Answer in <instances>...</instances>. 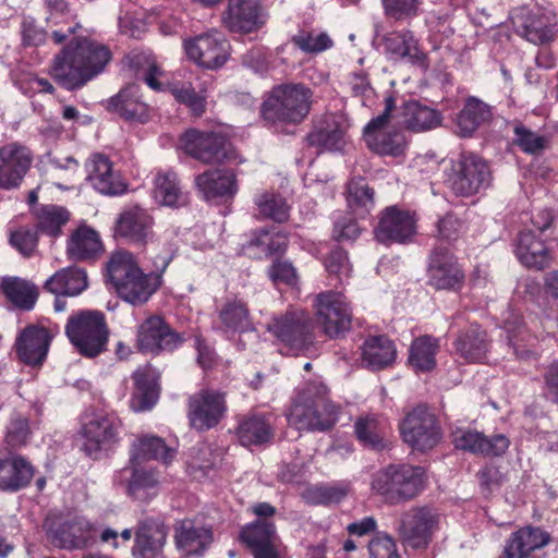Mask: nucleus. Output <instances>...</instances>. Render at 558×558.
Wrapping results in <instances>:
<instances>
[{
	"label": "nucleus",
	"instance_id": "nucleus-1",
	"mask_svg": "<svg viewBox=\"0 0 558 558\" xmlns=\"http://www.w3.org/2000/svg\"><path fill=\"white\" fill-rule=\"evenodd\" d=\"M81 29V24L75 22L73 25H64L51 32V38L57 45L73 36L54 56L50 71L52 78L68 90L84 87L99 75L111 60L110 50L100 43L77 35Z\"/></svg>",
	"mask_w": 558,
	"mask_h": 558
},
{
	"label": "nucleus",
	"instance_id": "nucleus-2",
	"mask_svg": "<svg viewBox=\"0 0 558 558\" xmlns=\"http://www.w3.org/2000/svg\"><path fill=\"white\" fill-rule=\"evenodd\" d=\"M172 255L158 256L155 270L145 274L129 251L114 252L107 265L108 276L121 299L133 305L146 303L161 286V276Z\"/></svg>",
	"mask_w": 558,
	"mask_h": 558
},
{
	"label": "nucleus",
	"instance_id": "nucleus-3",
	"mask_svg": "<svg viewBox=\"0 0 558 558\" xmlns=\"http://www.w3.org/2000/svg\"><path fill=\"white\" fill-rule=\"evenodd\" d=\"M338 407L328 398V389L311 383L298 392L287 414L288 422L299 430L326 432L338 420Z\"/></svg>",
	"mask_w": 558,
	"mask_h": 558
},
{
	"label": "nucleus",
	"instance_id": "nucleus-4",
	"mask_svg": "<svg viewBox=\"0 0 558 558\" xmlns=\"http://www.w3.org/2000/svg\"><path fill=\"white\" fill-rule=\"evenodd\" d=\"M313 92L302 83L280 84L270 90L262 106V116L270 122L298 124L310 113Z\"/></svg>",
	"mask_w": 558,
	"mask_h": 558
},
{
	"label": "nucleus",
	"instance_id": "nucleus-5",
	"mask_svg": "<svg viewBox=\"0 0 558 558\" xmlns=\"http://www.w3.org/2000/svg\"><path fill=\"white\" fill-rule=\"evenodd\" d=\"M425 472L411 464H390L374 474L372 488L391 505L415 498L424 488Z\"/></svg>",
	"mask_w": 558,
	"mask_h": 558
},
{
	"label": "nucleus",
	"instance_id": "nucleus-6",
	"mask_svg": "<svg viewBox=\"0 0 558 558\" xmlns=\"http://www.w3.org/2000/svg\"><path fill=\"white\" fill-rule=\"evenodd\" d=\"M65 333L80 354L95 357L108 343L109 330L105 315L98 311H81L69 317Z\"/></svg>",
	"mask_w": 558,
	"mask_h": 558
},
{
	"label": "nucleus",
	"instance_id": "nucleus-7",
	"mask_svg": "<svg viewBox=\"0 0 558 558\" xmlns=\"http://www.w3.org/2000/svg\"><path fill=\"white\" fill-rule=\"evenodd\" d=\"M47 539L60 549H85L96 542L98 527L84 515L49 514L44 521Z\"/></svg>",
	"mask_w": 558,
	"mask_h": 558
},
{
	"label": "nucleus",
	"instance_id": "nucleus-8",
	"mask_svg": "<svg viewBox=\"0 0 558 558\" xmlns=\"http://www.w3.org/2000/svg\"><path fill=\"white\" fill-rule=\"evenodd\" d=\"M493 181L489 163L473 153H463L451 160L446 183L457 196L470 197L486 189Z\"/></svg>",
	"mask_w": 558,
	"mask_h": 558
},
{
	"label": "nucleus",
	"instance_id": "nucleus-9",
	"mask_svg": "<svg viewBox=\"0 0 558 558\" xmlns=\"http://www.w3.org/2000/svg\"><path fill=\"white\" fill-rule=\"evenodd\" d=\"M396 108L393 97L385 99L384 111L372 119L364 128V140L367 147L383 156H400L405 148V138L397 130H388L391 112Z\"/></svg>",
	"mask_w": 558,
	"mask_h": 558
},
{
	"label": "nucleus",
	"instance_id": "nucleus-10",
	"mask_svg": "<svg viewBox=\"0 0 558 558\" xmlns=\"http://www.w3.org/2000/svg\"><path fill=\"white\" fill-rule=\"evenodd\" d=\"M316 322L329 338H338L350 330L352 313L345 296L326 291L315 298Z\"/></svg>",
	"mask_w": 558,
	"mask_h": 558
},
{
	"label": "nucleus",
	"instance_id": "nucleus-11",
	"mask_svg": "<svg viewBox=\"0 0 558 558\" xmlns=\"http://www.w3.org/2000/svg\"><path fill=\"white\" fill-rule=\"evenodd\" d=\"M402 439L411 448L426 451L441 439L440 426L426 405H417L409 412L400 424Z\"/></svg>",
	"mask_w": 558,
	"mask_h": 558
},
{
	"label": "nucleus",
	"instance_id": "nucleus-12",
	"mask_svg": "<svg viewBox=\"0 0 558 558\" xmlns=\"http://www.w3.org/2000/svg\"><path fill=\"white\" fill-rule=\"evenodd\" d=\"M227 411L225 393L215 389H201L187 400L190 426L205 432L219 424Z\"/></svg>",
	"mask_w": 558,
	"mask_h": 558
},
{
	"label": "nucleus",
	"instance_id": "nucleus-13",
	"mask_svg": "<svg viewBox=\"0 0 558 558\" xmlns=\"http://www.w3.org/2000/svg\"><path fill=\"white\" fill-rule=\"evenodd\" d=\"M268 330L291 350H303L314 342L313 324L302 310L290 311L274 318Z\"/></svg>",
	"mask_w": 558,
	"mask_h": 558
},
{
	"label": "nucleus",
	"instance_id": "nucleus-14",
	"mask_svg": "<svg viewBox=\"0 0 558 558\" xmlns=\"http://www.w3.org/2000/svg\"><path fill=\"white\" fill-rule=\"evenodd\" d=\"M155 219L145 208L133 205L124 208L114 223L113 235L129 244L145 246L155 238Z\"/></svg>",
	"mask_w": 558,
	"mask_h": 558
},
{
	"label": "nucleus",
	"instance_id": "nucleus-15",
	"mask_svg": "<svg viewBox=\"0 0 558 558\" xmlns=\"http://www.w3.org/2000/svg\"><path fill=\"white\" fill-rule=\"evenodd\" d=\"M121 422L114 415L85 413L82 417L81 435L84 438L82 449L95 457L107 446L118 440Z\"/></svg>",
	"mask_w": 558,
	"mask_h": 558
},
{
	"label": "nucleus",
	"instance_id": "nucleus-16",
	"mask_svg": "<svg viewBox=\"0 0 558 558\" xmlns=\"http://www.w3.org/2000/svg\"><path fill=\"white\" fill-rule=\"evenodd\" d=\"M183 342V336L159 316L146 318L137 329V348L144 353L158 355L161 352H172Z\"/></svg>",
	"mask_w": 558,
	"mask_h": 558
},
{
	"label": "nucleus",
	"instance_id": "nucleus-17",
	"mask_svg": "<svg viewBox=\"0 0 558 558\" xmlns=\"http://www.w3.org/2000/svg\"><path fill=\"white\" fill-rule=\"evenodd\" d=\"M184 151L204 163H220L229 157L230 143L219 133L187 130L182 136Z\"/></svg>",
	"mask_w": 558,
	"mask_h": 558
},
{
	"label": "nucleus",
	"instance_id": "nucleus-18",
	"mask_svg": "<svg viewBox=\"0 0 558 558\" xmlns=\"http://www.w3.org/2000/svg\"><path fill=\"white\" fill-rule=\"evenodd\" d=\"M113 481L117 485L124 486L131 498L143 502L156 497L160 487L159 472L137 462L119 470Z\"/></svg>",
	"mask_w": 558,
	"mask_h": 558
},
{
	"label": "nucleus",
	"instance_id": "nucleus-19",
	"mask_svg": "<svg viewBox=\"0 0 558 558\" xmlns=\"http://www.w3.org/2000/svg\"><path fill=\"white\" fill-rule=\"evenodd\" d=\"M184 48L187 57L206 69H218L229 57L230 45L219 32H210L186 40Z\"/></svg>",
	"mask_w": 558,
	"mask_h": 558
},
{
	"label": "nucleus",
	"instance_id": "nucleus-20",
	"mask_svg": "<svg viewBox=\"0 0 558 558\" xmlns=\"http://www.w3.org/2000/svg\"><path fill=\"white\" fill-rule=\"evenodd\" d=\"M268 14L259 0H228L222 23L231 33L250 34L267 23Z\"/></svg>",
	"mask_w": 558,
	"mask_h": 558
},
{
	"label": "nucleus",
	"instance_id": "nucleus-21",
	"mask_svg": "<svg viewBox=\"0 0 558 558\" xmlns=\"http://www.w3.org/2000/svg\"><path fill=\"white\" fill-rule=\"evenodd\" d=\"M240 539L254 558H281V542L276 525L269 520H256L245 525Z\"/></svg>",
	"mask_w": 558,
	"mask_h": 558
},
{
	"label": "nucleus",
	"instance_id": "nucleus-22",
	"mask_svg": "<svg viewBox=\"0 0 558 558\" xmlns=\"http://www.w3.org/2000/svg\"><path fill=\"white\" fill-rule=\"evenodd\" d=\"M428 283L437 290L459 289L464 280V272L447 246L434 248L427 268Z\"/></svg>",
	"mask_w": 558,
	"mask_h": 558
},
{
	"label": "nucleus",
	"instance_id": "nucleus-23",
	"mask_svg": "<svg viewBox=\"0 0 558 558\" xmlns=\"http://www.w3.org/2000/svg\"><path fill=\"white\" fill-rule=\"evenodd\" d=\"M415 231V219L409 211L389 206L380 214L375 238L384 244H403L411 241Z\"/></svg>",
	"mask_w": 558,
	"mask_h": 558
},
{
	"label": "nucleus",
	"instance_id": "nucleus-24",
	"mask_svg": "<svg viewBox=\"0 0 558 558\" xmlns=\"http://www.w3.org/2000/svg\"><path fill=\"white\" fill-rule=\"evenodd\" d=\"M437 515L428 507H415L402 513L399 532L412 547H425L437 527Z\"/></svg>",
	"mask_w": 558,
	"mask_h": 558
},
{
	"label": "nucleus",
	"instance_id": "nucleus-25",
	"mask_svg": "<svg viewBox=\"0 0 558 558\" xmlns=\"http://www.w3.org/2000/svg\"><path fill=\"white\" fill-rule=\"evenodd\" d=\"M33 162L31 150L19 143L0 147V187H17Z\"/></svg>",
	"mask_w": 558,
	"mask_h": 558
},
{
	"label": "nucleus",
	"instance_id": "nucleus-26",
	"mask_svg": "<svg viewBox=\"0 0 558 558\" xmlns=\"http://www.w3.org/2000/svg\"><path fill=\"white\" fill-rule=\"evenodd\" d=\"M52 335L43 326L29 325L16 337L15 351L19 360L29 366H41L45 362Z\"/></svg>",
	"mask_w": 558,
	"mask_h": 558
},
{
	"label": "nucleus",
	"instance_id": "nucleus-27",
	"mask_svg": "<svg viewBox=\"0 0 558 558\" xmlns=\"http://www.w3.org/2000/svg\"><path fill=\"white\" fill-rule=\"evenodd\" d=\"M452 441L457 449L485 457L502 456L510 445V440L504 434L487 437L483 433L472 429L456 430Z\"/></svg>",
	"mask_w": 558,
	"mask_h": 558
},
{
	"label": "nucleus",
	"instance_id": "nucleus-28",
	"mask_svg": "<svg viewBox=\"0 0 558 558\" xmlns=\"http://www.w3.org/2000/svg\"><path fill=\"white\" fill-rule=\"evenodd\" d=\"M87 180L93 187L105 195H121L126 191V183L118 172L109 158L101 154L93 155L85 165Z\"/></svg>",
	"mask_w": 558,
	"mask_h": 558
},
{
	"label": "nucleus",
	"instance_id": "nucleus-29",
	"mask_svg": "<svg viewBox=\"0 0 558 558\" xmlns=\"http://www.w3.org/2000/svg\"><path fill=\"white\" fill-rule=\"evenodd\" d=\"M513 23L522 29L523 36L531 43L543 45L550 43L555 37V23L549 14L519 8L512 15Z\"/></svg>",
	"mask_w": 558,
	"mask_h": 558
},
{
	"label": "nucleus",
	"instance_id": "nucleus-30",
	"mask_svg": "<svg viewBox=\"0 0 558 558\" xmlns=\"http://www.w3.org/2000/svg\"><path fill=\"white\" fill-rule=\"evenodd\" d=\"M551 542L550 534L539 526L526 525L513 532L505 546L506 558H529Z\"/></svg>",
	"mask_w": 558,
	"mask_h": 558
},
{
	"label": "nucleus",
	"instance_id": "nucleus-31",
	"mask_svg": "<svg viewBox=\"0 0 558 558\" xmlns=\"http://www.w3.org/2000/svg\"><path fill=\"white\" fill-rule=\"evenodd\" d=\"M167 527L153 519L140 522L132 548L135 558H158L167 539Z\"/></svg>",
	"mask_w": 558,
	"mask_h": 558
},
{
	"label": "nucleus",
	"instance_id": "nucleus-32",
	"mask_svg": "<svg viewBox=\"0 0 558 558\" xmlns=\"http://www.w3.org/2000/svg\"><path fill=\"white\" fill-rule=\"evenodd\" d=\"M385 50L392 59H407L411 64L426 69L427 56L418 47V40L411 31L393 32L383 39Z\"/></svg>",
	"mask_w": 558,
	"mask_h": 558
},
{
	"label": "nucleus",
	"instance_id": "nucleus-33",
	"mask_svg": "<svg viewBox=\"0 0 558 558\" xmlns=\"http://www.w3.org/2000/svg\"><path fill=\"white\" fill-rule=\"evenodd\" d=\"M513 252L518 260L527 268L541 270L550 265L548 248L531 230L519 232Z\"/></svg>",
	"mask_w": 558,
	"mask_h": 558
},
{
	"label": "nucleus",
	"instance_id": "nucleus-34",
	"mask_svg": "<svg viewBox=\"0 0 558 558\" xmlns=\"http://www.w3.org/2000/svg\"><path fill=\"white\" fill-rule=\"evenodd\" d=\"M107 109L128 121L145 122L148 106L141 99L140 86L130 84L108 100Z\"/></svg>",
	"mask_w": 558,
	"mask_h": 558
},
{
	"label": "nucleus",
	"instance_id": "nucleus-35",
	"mask_svg": "<svg viewBox=\"0 0 558 558\" xmlns=\"http://www.w3.org/2000/svg\"><path fill=\"white\" fill-rule=\"evenodd\" d=\"M215 330L222 333L245 332L253 329L250 310L241 300H228L217 311V319L213 323Z\"/></svg>",
	"mask_w": 558,
	"mask_h": 558
},
{
	"label": "nucleus",
	"instance_id": "nucleus-36",
	"mask_svg": "<svg viewBox=\"0 0 558 558\" xmlns=\"http://www.w3.org/2000/svg\"><path fill=\"white\" fill-rule=\"evenodd\" d=\"M198 192L207 201L233 196L236 191L235 175L229 170H207L195 178Z\"/></svg>",
	"mask_w": 558,
	"mask_h": 558
},
{
	"label": "nucleus",
	"instance_id": "nucleus-37",
	"mask_svg": "<svg viewBox=\"0 0 558 558\" xmlns=\"http://www.w3.org/2000/svg\"><path fill=\"white\" fill-rule=\"evenodd\" d=\"M493 117L492 107L481 99L470 96L456 119V133L461 137H470Z\"/></svg>",
	"mask_w": 558,
	"mask_h": 558
},
{
	"label": "nucleus",
	"instance_id": "nucleus-38",
	"mask_svg": "<svg viewBox=\"0 0 558 558\" xmlns=\"http://www.w3.org/2000/svg\"><path fill=\"white\" fill-rule=\"evenodd\" d=\"M35 474L33 465L21 456L0 459V489L17 492L28 486Z\"/></svg>",
	"mask_w": 558,
	"mask_h": 558
},
{
	"label": "nucleus",
	"instance_id": "nucleus-39",
	"mask_svg": "<svg viewBox=\"0 0 558 558\" xmlns=\"http://www.w3.org/2000/svg\"><path fill=\"white\" fill-rule=\"evenodd\" d=\"M211 541V530L191 520H183L175 527L177 546L187 556L202 554Z\"/></svg>",
	"mask_w": 558,
	"mask_h": 558
},
{
	"label": "nucleus",
	"instance_id": "nucleus-40",
	"mask_svg": "<svg viewBox=\"0 0 558 558\" xmlns=\"http://www.w3.org/2000/svg\"><path fill=\"white\" fill-rule=\"evenodd\" d=\"M86 271L78 267H66L50 278L44 284L45 290L58 295L75 296L87 288Z\"/></svg>",
	"mask_w": 558,
	"mask_h": 558
},
{
	"label": "nucleus",
	"instance_id": "nucleus-41",
	"mask_svg": "<svg viewBox=\"0 0 558 558\" xmlns=\"http://www.w3.org/2000/svg\"><path fill=\"white\" fill-rule=\"evenodd\" d=\"M305 140L308 146L319 151H339L345 145V132L336 119L330 118L317 124Z\"/></svg>",
	"mask_w": 558,
	"mask_h": 558
},
{
	"label": "nucleus",
	"instance_id": "nucleus-42",
	"mask_svg": "<svg viewBox=\"0 0 558 558\" xmlns=\"http://www.w3.org/2000/svg\"><path fill=\"white\" fill-rule=\"evenodd\" d=\"M0 289L8 301L23 311H31L39 295V290L35 283L15 276L2 277Z\"/></svg>",
	"mask_w": 558,
	"mask_h": 558
},
{
	"label": "nucleus",
	"instance_id": "nucleus-43",
	"mask_svg": "<svg viewBox=\"0 0 558 558\" xmlns=\"http://www.w3.org/2000/svg\"><path fill=\"white\" fill-rule=\"evenodd\" d=\"M453 345L460 357L468 362H478L488 351L486 331L478 325L472 324L459 333Z\"/></svg>",
	"mask_w": 558,
	"mask_h": 558
},
{
	"label": "nucleus",
	"instance_id": "nucleus-44",
	"mask_svg": "<svg viewBox=\"0 0 558 558\" xmlns=\"http://www.w3.org/2000/svg\"><path fill=\"white\" fill-rule=\"evenodd\" d=\"M101 251V241L98 233L89 227L77 228L66 243V256L74 262L94 258Z\"/></svg>",
	"mask_w": 558,
	"mask_h": 558
},
{
	"label": "nucleus",
	"instance_id": "nucleus-45",
	"mask_svg": "<svg viewBox=\"0 0 558 558\" xmlns=\"http://www.w3.org/2000/svg\"><path fill=\"white\" fill-rule=\"evenodd\" d=\"M153 196L158 204L168 207H181L187 203V196L182 192L178 174L172 170L156 174Z\"/></svg>",
	"mask_w": 558,
	"mask_h": 558
},
{
	"label": "nucleus",
	"instance_id": "nucleus-46",
	"mask_svg": "<svg viewBox=\"0 0 558 558\" xmlns=\"http://www.w3.org/2000/svg\"><path fill=\"white\" fill-rule=\"evenodd\" d=\"M175 456V451L168 447L158 436L144 435L132 445L130 463H141L146 460H159L168 464Z\"/></svg>",
	"mask_w": 558,
	"mask_h": 558
},
{
	"label": "nucleus",
	"instance_id": "nucleus-47",
	"mask_svg": "<svg viewBox=\"0 0 558 558\" xmlns=\"http://www.w3.org/2000/svg\"><path fill=\"white\" fill-rule=\"evenodd\" d=\"M439 340L424 335L414 339L409 351V364L415 372L427 373L436 367Z\"/></svg>",
	"mask_w": 558,
	"mask_h": 558
},
{
	"label": "nucleus",
	"instance_id": "nucleus-48",
	"mask_svg": "<svg viewBox=\"0 0 558 558\" xmlns=\"http://www.w3.org/2000/svg\"><path fill=\"white\" fill-rule=\"evenodd\" d=\"M403 123L414 132H424L435 129L441 123L439 111L420 104L417 100H410L403 105Z\"/></svg>",
	"mask_w": 558,
	"mask_h": 558
},
{
	"label": "nucleus",
	"instance_id": "nucleus-49",
	"mask_svg": "<svg viewBox=\"0 0 558 558\" xmlns=\"http://www.w3.org/2000/svg\"><path fill=\"white\" fill-rule=\"evenodd\" d=\"M393 342L385 336H374L367 339L363 345V362L372 369H380L389 366L396 357Z\"/></svg>",
	"mask_w": 558,
	"mask_h": 558
},
{
	"label": "nucleus",
	"instance_id": "nucleus-50",
	"mask_svg": "<svg viewBox=\"0 0 558 558\" xmlns=\"http://www.w3.org/2000/svg\"><path fill=\"white\" fill-rule=\"evenodd\" d=\"M241 445H263L274 437V429L267 417L251 415L243 418L236 429Z\"/></svg>",
	"mask_w": 558,
	"mask_h": 558
},
{
	"label": "nucleus",
	"instance_id": "nucleus-51",
	"mask_svg": "<svg viewBox=\"0 0 558 558\" xmlns=\"http://www.w3.org/2000/svg\"><path fill=\"white\" fill-rule=\"evenodd\" d=\"M355 435L360 442L373 450H383L386 447V425L374 415L361 416L354 424Z\"/></svg>",
	"mask_w": 558,
	"mask_h": 558
},
{
	"label": "nucleus",
	"instance_id": "nucleus-52",
	"mask_svg": "<svg viewBox=\"0 0 558 558\" xmlns=\"http://www.w3.org/2000/svg\"><path fill=\"white\" fill-rule=\"evenodd\" d=\"M136 391L133 398V408L136 411L151 409L158 398L155 378L149 369L138 368L133 374Z\"/></svg>",
	"mask_w": 558,
	"mask_h": 558
},
{
	"label": "nucleus",
	"instance_id": "nucleus-53",
	"mask_svg": "<svg viewBox=\"0 0 558 558\" xmlns=\"http://www.w3.org/2000/svg\"><path fill=\"white\" fill-rule=\"evenodd\" d=\"M348 494L344 486L337 484H316L307 487L302 497L308 505L329 506L340 502Z\"/></svg>",
	"mask_w": 558,
	"mask_h": 558
},
{
	"label": "nucleus",
	"instance_id": "nucleus-54",
	"mask_svg": "<svg viewBox=\"0 0 558 558\" xmlns=\"http://www.w3.org/2000/svg\"><path fill=\"white\" fill-rule=\"evenodd\" d=\"M69 211L60 206L47 205L37 213V229L51 236H58L69 221Z\"/></svg>",
	"mask_w": 558,
	"mask_h": 558
},
{
	"label": "nucleus",
	"instance_id": "nucleus-55",
	"mask_svg": "<svg viewBox=\"0 0 558 558\" xmlns=\"http://www.w3.org/2000/svg\"><path fill=\"white\" fill-rule=\"evenodd\" d=\"M513 144L523 153L529 155H541L548 147L549 140L541 135L522 123H517L513 128Z\"/></svg>",
	"mask_w": 558,
	"mask_h": 558
},
{
	"label": "nucleus",
	"instance_id": "nucleus-56",
	"mask_svg": "<svg viewBox=\"0 0 558 558\" xmlns=\"http://www.w3.org/2000/svg\"><path fill=\"white\" fill-rule=\"evenodd\" d=\"M255 205L259 215L269 218L276 222H284L289 218V205L286 199L279 195L263 193L255 197Z\"/></svg>",
	"mask_w": 558,
	"mask_h": 558
},
{
	"label": "nucleus",
	"instance_id": "nucleus-57",
	"mask_svg": "<svg viewBox=\"0 0 558 558\" xmlns=\"http://www.w3.org/2000/svg\"><path fill=\"white\" fill-rule=\"evenodd\" d=\"M171 94L178 102L185 105L193 116L201 117L205 112L206 98L197 94L191 84L173 86Z\"/></svg>",
	"mask_w": 558,
	"mask_h": 558
},
{
	"label": "nucleus",
	"instance_id": "nucleus-58",
	"mask_svg": "<svg viewBox=\"0 0 558 558\" xmlns=\"http://www.w3.org/2000/svg\"><path fill=\"white\" fill-rule=\"evenodd\" d=\"M381 4L386 17L404 21L417 15L421 0H381Z\"/></svg>",
	"mask_w": 558,
	"mask_h": 558
},
{
	"label": "nucleus",
	"instance_id": "nucleus-59",
	"mask_svg": "<svg viewBox=\"0 0 558 558\" xmlns=\"http://www.w3.org/2000/svg\"><path fill=\"white\" fill-rule=\"evenodd\" d=\"M348 204L353 207H362L367 211L374 204V190L362 179H353L348 184Z\"/></svg>",
	"mask_w": 558,
	"mask_h": 558
},
{
	"label": "nucleus",
	"instance_id": "nucleus-60",
	"mask_svg": "<svg viewBox=\"0 0 558 558\" xmlns=\"http://www.w3.org/2000/svg\"><path fill=\"white\" fill-rule=\"evenodd\" d=\"M10 244L24 257H31L38 244L37 230L22 227L12 231L10 234Z\"/></svg>",
	"mask_w": 558,
	"mask_h": 558
},
{
	"label": "nucleus",
	"instance_id": "nucleus-61",
	"mask_svg": "<svg viewBox=\"0 0 558 558\" xmlns=\"http://www.w3.org/2000/svg\"><path fill=\"white\" fill-rule=\"evenodd\" d=\"M292 41L307 53H318L332 46V40L326 33L314 35L303 32L293 36Z\"/></svg>",
	"mask_w": 558,
	"mask_h": 558
},
{
	"label": "nucleus",
	"instance_id": "nucleus-62",
	"mask_svg": "<svg viewBox=\"0 0 558 558\" xmlns=\"http://www.w3.org/2000/svg\"><path fill=\"white\" fill-rule=\"evenodd\" d=\"M505 329L508 333L509 343L513 347V352L518 359L530 360L535 357V353L529 349L522 348L518 344V338L523 336L525 327L519 317L513 320L507 319L505 322Z\"/></svg>",
	"mask_w": 558,
	"mask_h": 558
},
{
	"label": "nucleus",
	"instance_id": "nucleus-63",
	"mask_svg": "<svg viewBox=\"0 0 558 558\" xmlns=\"http://www.w3.org/2000/svg\"><path fill=\"white\" fill-rule=\"evenodd\" d=\"M369 558H400L396 543L387 534H377L368 544Z\"/></svg>",
	"mask_w": 558,
	"mask_h": 558
},
{
	"label": "nucleus",
	"instance_id": "nucleus-64",
	"mask_svg": "<svg viewBox=\"0 0 558 558\" xmlns=\"http://www.w3.org/2000/svg\"><path fill=\"white\" fill-rule=\"evenodd\" d=\"M361 234L357 222L348 216L338 218L332 229V238L338 242L354 241Z\"/></svg>",
	"mask_w": 558,
	"mask_h": 558
}]
</instances>
